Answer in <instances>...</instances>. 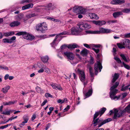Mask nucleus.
<instances>
[{
  "label": "nucleus",
  "mask_w": 130,
  "mask_h": 130,
  "mask_svg": "<svg viewBox=\"0 0 130 130\" xmlns=\"http://www.w3.org/2000/svg\"><path fill=\"white\" fill-rule=\"evenodd\" d=\"M99 25L101 26L105 24L106 22L104 21H99Z\"/></svg>",
  "instance_id": "obj_46"
},
{
  "label": "nucleus",
  "mask_w": 130,
  "mask_h": 130,
  "mask_svg": "<svg viewBox=\"0 0 130 130\" xmlns=\"http://www.w3.org/2000/svg\"><path fill=\"white\" fill-rule=\"evenodd\" d=\"M120 56L121 57L122 59L125 61L128 62L130 61L129 58L128 57H126L124 54H121L120 55Z\"/></svg>",
  "instance_id": "obj_22"
},
{
  "label": "nucleus",
  "mask_w": 130,
  "mask_h": 130,
  "mask_svg": "<svg viewBox=\"0 0 130 130\" xmlns=\"http://www.w3.org/2000/svg\"><path fill=\"white\" fill-rule=\"evenodd\" d=\"M73 11L79 13L85 14L86 12V10L81 7L75 6L73 8Z\"/></svg>",
  "instance_id": "obj_7"
},
{
  "label": "nucleus",
  "mask_w": 130,
  "mask_h": 130,
  "mask_svg": "<svg viewBox=\"0 0 130 130\" xmlns=\"http://www.w3.org/2000/svg\"><path fill=\"white\" fill-rule=\"evenodd\" d=\"M125 13H128L130 12V8L127 9L126 8H125L123 9L121 11Z\"/></svg>",
  "instance_id": "obj_35"
},
{
  "label": "nucleus",
  "mask_w": 130,
  "mask_h": 130,
  "mask_svg": "<svg viewBox=\"0 0 130 130\" xmlns=\"http://www.w3.org/2000/svg\"><path fill=\"white\" fill-rule=\"evenodd\" d=\"M36 116L35 115H33L31 117V120H33L36 118Z\"/></svg>",
  "instance_id": "obj_62"
},
{
  "label": "nucleus",
  "mask_w": 130,
  "mask_h": 130,
  "mask_svg": "<svg viewBox=\"0 0 130 130\" xmlns=\"http://www.w3.org/2000/svg\"><path fill=\"white\" fill-rule=\"evenodd\" d=\"M88 16L91 19H94L95 20H98L99 19V17L97 15L94 13H90L88 14Z\"/></svg>",
  "instance_id": "obj_17"
},
{
  "label": "nucleus",
  "mask_w": 130,
  "mask_h": 130,
  "mask_svg": "<svg viewBox=\"0 0 130 130\" xmlns=\"http://www.w3.org/2000/svg\"><path fill=\"white\" fill-rule=\"evenodd\" d=\"M9 77V75L8 74H7L5 75L4 77V79L5 80H7Z\"/></svg>",
  "instance_id": "obj_63"
},
{
  "label": "nucleus",
  "mask_w": 130,
  "mask_h": 130,
  "mask_svg": "<svg viewBox=\"0 0 130 130\" xmlns=\"http://www.w3.org/2000/svg\"><path fill=\"white\" fill-rule=\"evenodd\" d=\"M10 88V87L9 86L5 87L4 88H2L1 91L3 93L5 94L7 93L8 90Z\"/></svg>",
  "instance_id": "obj_20"
},
{
  "label": "nucleus",
  "mask_w": 130,
  "mask_h": 130,
  "mask_svg": "<svg viewBox=\"0 0 130 130\" xmlns=\"http://www.w3.org/2000/svg\"><path fill=\"white\" fill-rule=\"evenodd\" d=\"M88 53V51L85 48L81 52L80 54L83 56H87Z\"/></svg>",
  "instance_id": "obj_18"
},
{
  "label": "nucleus",
  "mask_w": 130,
  "mask_h": 130,
  "mask_svg": "<svg viewBox=\"0 0 130 130\" xmlns=\"http://www.w3.org/2000/svg\"><path fill=\"white\" fill-rule=\"evenodd\" d=\"M25 32L24 31H21L19 32L16 34V35H17L18 36H20L21 35H23H23L24 34V33H25Z\"/></svg>",
  "instance_id": "obj_49"
},
{
  "label": "nucleus",
  "mask_w": 130,
  "mask_h": 130,
  "mask_svg": "<svg viewBox=\"0 0 130 130\" xmlns=\"http://www.w3.org/2000/svg\"><path fill=\"white\" fill-rule=\"evenodd\" d=\"M16 39L15 36H13L11 37L10 39H9V41H10V43L13 42V41Z\"/></svg>",
  "instance_id": "obj_45"
},
{
  "label": "nucleus",
  "mask_w": 130,
  "mask_h": 130,
  "mask_svg": "<svg viewBox=\"0 0 130 130\" xmlns=\"http://www.w3.org/2000/svg\"><path fill=\"white\" fill-rule=\"evenodd\" d=\"M119 74L118 73H115L113 76V78L112 81V82L114 83L118 78L119 76Z\"/></svg>",
  "instance_id": "obj_26"
},
{
  "label": "nucleus",
  "mask_w": 130,
  "mask_h": 130,
  "mask_svg": "<svg viewBox=\"0 0 130 130\" xmlns=\"http://www.w3.org/2000/svg\"><path fill=\"white\" fill-rule=\"evenodd\" d=\"M87 67L89 69L90 74L92 77L93 76L94 73H93V70L91 65L89 64L87 65Z\"/></svg>",
  "instance_id": "obj_21"
},
{
  "label": "nucleus",
  "mask_w": 130,
  "mask_h": 130,
  "mask_svg": "<svg viewBox=\"0 0 130 130\" xmlns=\"http://www.w3.org/2000/svg\"><path fill=\"white\" fill-rule=\"evenodd\" d=\"M23 119L24 121H23L22 123L20 125V126L21 127H22L24 125V124L27 122L29 119L27 115H25L23 117Z\"/></svg>",
  "instance_id": "obj_16"
},
{
  "label": "nucleus",
  "mask_w": 130,
  "mask_h": 130,
  "mask_svg": "<svg viewBox=\"0 0 130 130\" xmlns=\"http://www.w3.org/2000/svg\"><path fill=\"white\" fill-rule=\"evenodd\" d=\"M47 100H45L41 104V106H43L47 102Z\"/></svg>",
  "instance_id": "obj_58"
},
{
  "label": "nucleus",
  "mask_w": 130,
  "mask_h": 130,
  "mask_svg": "<svg viewBox=\"0 0 130 130\" xmlns=\"http://www.w3.org/2000/svg\"><path fill=\"white\" fill-rule=\"evenodd\" d=\"M117 45L120 49L125 48V47L130 49V40L128 39L123 40L122 42L117 43Z\"/></svg>",
  "instance_id": "obj_4"
},
{
  "label": "nucleus",
  "mask_w": 130,
  "mask_h": 130,
  "mask_svg": "<svg viewBox=\"0 0 130 130\" xmlns=\"http://www.w3.org/2000/svg\"><path fill=\"white\" fill-rule=\"evenodd\" d=\"M100 114L99 112L98 111L96 112L95 113L94 115L93 120L95 119Z\"/></svg>",
  "instance_id": "obj_38"
},
{
  "label": "nucleus",
  "mask_w": 130,
  "mask_h": 130,
  "mask_svg": "<svg viewBox=\"0 0 130 130\" xmlns=\"http://www.w3.org/2000/svg\"><path fill=\"white\" fill-rule=\"evenodd\" d=\"M79 30L81 31L85 29H88L90 27V25L87 23H84L82 22H80L77 24Z\"/></svg>",
  "instance_id": "obj_6"
},
{
  "label": "nucleus",
  "mask_w": 130,
  "mask_h": 130,
  "mask_svg": "<svg viewBox=\"0 0 130 130\" xmlns=\"http://www.w3.org/2000/svg\"><path fill=\"white\" fill-rule=\"evenodd\" d=\"M58 38V36H56L55 39L53 41V42L51 44V46H53L56 44V41L57 39Z\"/></svg>",
  "instance_id": "obj_39"
},
{
  "label": "nucleus",
  "mask_w": 130,
  "mask_h": 130,
  "mask_svg": "<svg viewBox=\"0 0 130 130\" xmlns=\"http://www.w3.org/2000/svg\"><path fill=\"white\" fill-rule=\"evenodd\" d=\"M36 29L37 31H40L42 32L44 31V29L42 28V25L41 23H39L36 25Z\"/></svg>",
  "instance_id": "obj_24"
},
{
  "label": "nucleus",
  "mask_w": 130,
  "mask_h": 130,
  "mask_svg": "<svg viewBox=\"0 0 130 130\" xmlns=\"http://www.w3.org/2000/svg\"><path fill=\"white\" fill-rule=\"evenodd\" d=\"M126 112L130 113V104L123 110L119 111L117 109L114 108L110 111L109 114V115L111 116L113 114L114 115L113 117V118L116 119L118 118L121 117L122 116L124 113Z\"/></svg>",
  "instance_id": "obj_2"
},
{
  "label": "nucleus",
  "mask_w": 130,
  "mask_h": 130,
  "mask_svg": "<svg viewBox=\"0 0 130 130\" xmlns=\"http://www.w3.org/2000/svg\"><path fill=\"white\" fill-rule=\"evenodd\" d=\"M119 84V82H117L110 88V91L109 92L110 96L112 100H115L116 99L118 100L120 98L121 99H122L125 98L128 94L127 93L125 92L122 93L121 95H119L118 96H115L118 90L115 89L118 86Z\"/></svg>",
  "instance_id": "obj_1"
},
{
  "label": "nucleus",
  "mask_w": 130,
  "mask_h": 130,
  "mask_svg": "<svg viewBox=\"0 0 130 130\" xmlns=\"http://www.w3.org/2000/svg\"><path fill=\"white\" fill-rule=\"evenodd\" d=\"M42 26L44 28L43 30L44 31L47 29V26L45 23L43 22L41 23Z\"/></svg>",
  "instance_id": "obj_36"
},
{
  "label": "nucleus",
  "mask_w": 130,
  "mask_h": 130,
  "mask_svg": "<svg viewBox=\"0 0 130 130\" xmlns=\"http://www.w3.org/2000/svg\"><path fill=\"white\" fill-rule=\"evenodd\" d=\"M28 9H29V8L27 5L24 6L22 7V9L23 10H24Z\"/></svg>",
  "instance_id": "obj_55"
},
{
  "label": "nucleus",
  "mask_w": 130,
  "mask_h": 130,
  "mask_svg": "<svg viewBox=\"0 0 130 130\" xmlns=\"http://www.w3.org/2000/svg\"><path fill=\"white\" fill-rule=\"evenodd\" d=\"M50 85L53 88L56 90H61L62 89L61 87L59 85H57L55 84H50Z\"/></svg>",
  "instance_id": "obj_19"
},
{
  "label": "nucleus",
  "mask_w": 130,
  "mask_h": 130,
  "mask_svg": "<svg viewBox=\"0 0 130 130\" xmlns=\"http://www.w3.org/2000/svg\"><path fill=\"white\" fill-rule=\"evenodd\" d=\"M15 102L14 101H9L8 102H4L3 103V105H9L11 104H14Z\"/></svg>",
  "instance_id": "obj_33"
},
{
  "label": "nucleus",
  "mask_w": 130,
  "mask_h": 130,
  "mask_svg": "<svg viewBox=\"0 0 130 130\" xmlns=\"http://www.w3.org/2000/svg\"><path fill=\"white\" fill-rule=\"evenodd\" d=\"M37 15V14H36L35 13L32 14H30L27 15L26 16V17L28 19H29L32 17L36 16Z\"/></svg>",
  "instance_id": "obj_32"
},
{
  "label": "nucleus",
  "mask_w": 130,
  "mask_h": 130,
  "mask_svg": "<svg viewBox=\"0 0 130 130\" xmlns=\"http://www.w3.org/2000/svg\"><path fill=\"white\" fill-rule=\"evenodd\" d=\"M124 37L125 38H128L130 37V33L126 34L125 35Z\"/></svg>",
  "instance_id": "obj_59"
},
{
  "label": "nucleus",
  "mask_w": 130,
  "mask_h": 130,
  "mask_svg": "<svg viewBox=\"0 0 130 130\" xmlns=\"http://www.w3.org/2000/svg\"><path fill=\"white\" fill-rule=\"evenodd\" d=\"M49 58L48 56H45L41 57L42 61L44 63H47L49 60Z\"/></svg>",
  "instance_id": "obj_23"
},
{
  "label": "nucleus",
  "mask_w": 130,
  "mask_h": 130,
  "mask_svg": "<svg viewBox=\"0 0 130 130\" xmlns=\"http://www.w3.org/2000/svg\"><path fill=\"white\" fill-rule=\"evenodd\" d=\"M112 32V31L109 29L101 27L99 28V30H89L87 31V32L91 34H99L101 33H109L111 32Z\"/></svg>",
  "instance_id": "obj_5"
},
{
  "label": "nucleus",
  "mask_w": 130,
  "mask_h": 130,
  "mask_svg": "<svg viewBox=\"0 0 130 130\" xmlns=\"http://www.w3.org/2000/svg\"><path fill=\"white\" fill-rule=\"evenodd\" d=\"M114 59L118 63H122L121 61L119 58L116 57H114Z\"/></svg>",
  "instance_id": "obj_40"
},
{
  "label": "nucleus",
  "mask_w": 130,
  "mask_h": 130,
  "mask_svg": "<svg viewBox=\"0 0 130 130\" xmlns=\"http://www.w3.org/2000/svg\"><path fill=\"white\" fill-rule=\"evenodd\" d=\"M25 32L23 35V38L24 39L29 40H32L34 39L35 37L27 33L26 32Z\"/></svg>",
  "instance_id": "obj_12"
},
{
  "label": "nucleus",
  "mask_w": 130,
  "mask_h": 130,
  "mask_svg": "<svg viewBox=\"0 0 130 130\" xmlns=\"http://www.w3.org/2000/svg\"><path fill=\"white\" fill-rule=\"evenodd\" d=\"M45 72L48 74L51 73V72L50 70L47 68H44Z\"/></svg>",
  "instance_id": "obj_48"
},
{
  "label": "nucleus",
  "mask_w": 130,
  "mask_h": 130,
  "mask_svg": "<svg viewBox=\"0 0 130 130\" xmlns=\"http://www.w3.org/2000/svg\"><path fill=\"white\" fill-rule=\"evenodd\" d=\"M45 96L46 98H48V97L52 98L53 97L52 95L48 93H46L45 94Z\"/></svg>",
  "instance_id": "obj_50"
},
{
  "label": "nucleus",
  "mask_w": 130,
  "mask_h": 130,
  "mask_svg": "<svg viewBox=\"0 0 130 130\" xmlns=\"http://www.w3.org/2000/svg\"><path fill=\"white\" fill-rule=\"evenodd\" d=\"M70 106H69L68 105L67 107L64 110V112L65 111H67L68 110L70 109Z\"/></svg>",
  "instance_id": "obj_60"
},
{
  "label": "nucleus",
  "mask_w": 130,
  "mask_h": 130,
  "mask_svg": "<svg viewBox=\"0 0 130 130\" xmlns=\"http://www.w3.org/2000/svg\"><path fill=\"white\" fill-rule=\"evenodd\" d=\"M112 120V119L110 118L107 119L105 120H103L101 118H98L93 121V124L94 126H96L97 125H99V127H101L104 124L108 123Z\"/></svg>",
  "instance_id": "obj_3"
},
{
  "label": "nucleus",
  "mask_w": 130,
  "mask_h": 130,
  "mask_svg": "<svg viewBox=\"0 0 130 130\" xmlns=\"http://www.w3.org/2000/svg\"><path fill=\"white\" fill-rule=\"evenodd\" d=\"M123 14V13L121 11H118L114 12L112 14L114 18H116L119 15Z\"/></svg>",
  "instance_id": "obj_25"
},
{
  "label": "nucleus",
  "mask_w": 130,
  "mask_h": 130,
  "mask_svg": "<svg viewBox=\"0 0 130 130\" xmlns=\"http://www.w3.org/2000/svg\"><path fill=\"white\" fill-rule=\"evenodd\" d=\"M102 68V67L101 63L100 61H97V63L95 64L94 65V70L95 71V74L96 75L97 74L98 70L99 72H100Z\"/></svg>",
  "instance_id": "obj_9"
},
{
  "label": "nucleus",
  "mask_w": 130,
  "mask_h": 130,
  "mask_svg": "<svg viewBox=\"0 0 130 130\" xmlns=\"http://www.w3.org/2000/svg\"><path fill=\"white\" fill-rule=\"evenodd\" d=\"M14 34V32L13 31H10L9 32L4 33V35L5 36L8 37L13 35Z\"/></svg>",
  "instance_id": "obj_31"
},
{
  "label": "nucleus",
  "mask_w": 130,
  "mask_h": 130,
  "mask_svg": "<svg viewBox=\"0 0 130 130\" xmlns=\"http://www.w3.org/2000/svg\"><path fill=\"white\" fill-rule=\"evenodd\" d=\"M0 68L2 69L5 70H8V68L6 66H0Z\"/></svg>",
  "instance_id": "obj_54"
},
{
  "label": "nucleus",
  "mask_w": 130,
  "mask_h": 130,
  "mask_svg": "<svg viewBox=\"0 0 130 130\" xmlns=\"http://www.w3.org/2000/svg\"><path fill=\"white\" fill-rule=\"evenodd\" d=\"M66 47H67L70 50H72L74 49L75 48L79 47L78 45L76 43H74L73 44H69L68 45L66 44H64L62 45L61 48L62 49H63L65 48H66Z\"/></svg>",
  "instance_id": "obj_8"
},
{
  "label": "nucleus",
  "mask_w": 130,
  "mask_h": 130,
  "mask_svg": "<svg viewBox=\"0 0 130 130\" xmlns=\"http://www.w3.org/2000/svg\"><path fill=\"white\" fill-rule=\"evenodd\" d=\"M99 21H94L93 22L96 25H99Z\"/></svg>",
  "instance_id": "obj_64"
},
{
  "label": "nucleus",
  "mask_w": 130,
  "mask_h": 130,
  "mask_svg": "<svg viewBox=\"0 0 130 130\" xmlns=\"http://www.w3.org/2000/svg\"><path fill=\"white\" fill-rule=\"evenodd\" d=\"M71 34L73 35H77L80 31V30L77 27H73L71 29Z\"/></svg>",
  "instance_id": "obj_13"
},
{
  "label": "nucleus",
  "mask_w": 130,
  "mask_h": 130,
  "mask_svg": "<svg viewBox=\"0 0 130 130\" xmlns=\"http://www.w3.org/2000/svg\"><path fill=\"white\" fill-rule=\"evenodd\" d=\"M92 49L96 53H98L100 51L99 49H95V48H92Z\"/></svg>",
  "instance_id": "obj_53"
},
{
  "label": "nucleus",
  "mask_w": 130,
  "mask_h": 130,
  "mask_svg": "<svg viewBox=\"0 0 130 130\" xmlns=\"http://www.w3.org/2000/svg\"><path fill=\"white\" fill-rule=\"evenodd\" d=\"M93 47H95L96 48H99L101 46V45L100 44H98L96 45L93 44Z\"/></svg>",
  "instance_id": "obj_56"
},
{
  "label": "nucleus",
  "mask_w": 130,
  "mask_h": 130,
  "mask_svg": "<svg viewBox=\"0 0 130 130\" xmlns=\"http://www.w3.org/2000/svg\"><path fill=\"white\" fill-rule=\"evenodd\" d=\"M36 90L37 92L38 93H39L41 94L44 93V91L41 88L38 86H37L36 87Z\"/></svg>",
  "instance_id": "obj_30"
},
{
  "label": "nucleus",
  "mask_w": 130,
  "mask_h": 130,
  "mask_svg": "<svg viewBox=\"0 0 130 130\" xmlns=\"http://www.w3.org/2000/svg\"><path fill=\"white\" fill-rule=\"evenodd\" d=\"M84 45L86 47L88 48H90V45H88V44H84Z\"/></svg>",
  "instance_id": "obj_57"
},
{
  "label": "nucleus",
  "mask_w": 130,
  "mask_h": 130,
  "mask_svg": "<svg viewBox=\"0 0 130 130\" xmlns=\"http://www.w3.org/2000/svg\"><path fill=\"white\" fill-rule=\"evenodd\" d=\"M77 71L79 74V77L80 80L82 82H84L86 79L84 71L79 69H77Z\"/></svg>",
  "instance_id": "obj_10"
},
{
  "label": "nucleus",
  "mask_w": 130,
  "mask_h": 130,
  "mask_svg": "<svg viewBox=\"0 0 130 130\" xmlns=\"http://www.w3.org/2000/svg\"><path fill=\"white\" fill-rule=\"evenodd\" d=\"M11 125V124H7L6 125L0 126V129H4L5 128L7 127L8 126H10Z\"/></svg>",
  "instance_id": "obj_47"
},
{
  "label": "nucleus",
  "mask_w": 130,
  "mask_h": 130,
  "mask_svg": "<svg viewBox=\"0 0 130 130\" xmlns=\"http://www.w3.org/2000/svg\"><path fill=\"white\" fill-rule=\"evenodd\" d=\"M28 8H32L33 7V5L32 4H27Z\"/></svg>",
  "instance_id": "obj_61"
},
{
  "label": "nucleus",
  "mask_w": 130,
  "mask_h": 130,
  "mask_svg": "<svg viewBox=\"0 0 130 130\" xmlns=\"http://www.w3.org/2000/svg\"><path fill=\"white\" fill-rule=\"evenodd\" d=\"M55 7L51 3L48 4L46 7V9L47 10L53 9Z\"/></svg>",
  "instance_id": "obj_28"
},
{
  "label": "nucleus",
  "mask_w": 130,
  "mask_h": 130,
  "mask_svg": "<svg viewBox=\"0 0 130 130\" xmlns=\"http://www.w3.org/2000/svg\"><path fill=\"white\" fill-rule=\"evenodd\" d=\"M3 42L4 43H10V41H9V39H4L2 40Z\"/></svg>",
  "instance_id": "obj_42"
},
{
  "label": "nucleus",
  "mask_w": 130,
  "mask_h": 130,
  "mask_svg": "<svg viewBox=\"0 0 130 130\" xmlns=\"http://www.w3.org/2000/svg\"><path fill=\"white\" fill-rule=\"evenodd\" d=\"M106 110V108L105 107H103L101 109L100 111H98L100 112V116H101L104 113Z\"/></svg>",
  "instance_id": "obj_34"
},
{
  "label": "nucleus",
  "mask_w": 130,
  "mask_h": 130,
  "mask_svg": "<svg viewBox=\"0 0 130 130\" xmlns=\"http://www.w3.org/2000/svg\"><path fill=\"white\" fill-rule=\"evenodd\" d=\"M122 64L125 68L127 69H129L130 68V67L127 64H125L123 62H122Z\"/></svg>",
  "instance_id": "obj_44"
},
{
  "label": "nucleus",
  "mask_w": 130,
  "mask_h": 130,
  "mask_svg": "<svg viewBox=\"0 0 130 130\" xmlns=\"http://www.w3.org/2000/svg\"><path fill=\"white\" fill-rule=\"evenodd\" d=\"M23 18V15L21 14H19L18 15L17 19L18 20H20Z\"/></svg>",
  "instance_id": "obj_37"
},
{
  "label": "nucleus",
  "mask_w": 130,
  "mask_h": 130,
  "mask_svg": "<svg viewBox=\"0 0 130 130\" xmlns=\"http://www.w3.org/2000/svg\"><path fill=\"white\" fill-rule=\"evenodd\" d=\"M63 54L64 56H66L68 59L73 60L74 58V55L73 53L70 52H66L64 53Z\"/></svg>",
  "instance_id": "obj_11"
},
{
  "label": "nucleus",
  "mask_w": 130,
  "mask_h": 130,
  "mask_svg": "<svg viewBox=\"0 0 130 130\" xmlns=\"http://www.w3.org/2000/svg\"><path fill=\"white\" fill-rule=\"evenodd\" d=\"M92 88L89 90L88 92L86 93L85 95L86 96V98L89 97L92 94Z\"/></svg>",
  "instance_id": "obj_27"
},
{
  "label": "nucleus",
  "mask_w": 130,
  "mask_h": 130,
  "mask_svg": "<svg viewBox=\"0 0 130 130\" xmlns=\"http://www.w3.org/2000/svg\"><path fill=\"white\" fill-rule=\"evenodd\" d=\"M70 34L68 32H67L66 31H64L63 32L61 33H60V34H59V35H69Z\"/></svg>",
  "instance_id": "obj_43"
},
{
  "label": "nucleus",
  "mask_w": 130,
  "mask_h": 130,
  "mask_svg": "<svg viewBox=\"0 0 130 130\" xmlns=\"http://www.w3.org/2000/svg\"><path fill=\"white\" fill-rule=\"evenodd\" d=\"M130 86V85H129L124 87H123V86H122L121 90L122 91H125V90L128 89V87Z\"/></svg>",
  "instance_id": "obj_41"
},
{
  "label": "nucleus",
  "mask_w": 130,
  "mask_h": 130,
  "mask_svg": "<svg viewBox=\"0 0 130 130\" xmlns=\"http://www.w3.org/2000/svg\"><path fill=\"white\" fill-rule=\"evenodd\" d=\"M43 66L42 67V66H41V69H40L38 71V73H42L44 72V69L43 68Z\"/></svg>",
  "instance_id": "obj_51"
},
{
  "label": "nucleus",
  "mask_w": 130,
  "mask_h": 130,
  "mask_svg": "<svg viewBox=\"0 0 130 130\" xmlns=\"http://www.w3.org/2000/svg\"><path fill=\"white\" fill-rule=\"evenodd\" d=\"M124 3V0H113L111 2V3L112 4H120Z\"/></svg>",
  "instance_id": "obj_14"
},
{
  "label": "nucleus",
  "mask_w": 130,
  "mask_h": 130,
  "mask_svg": "<svg viewBox=\"0 0 130 130\" xmlns=\"http://www.w3.org/2000/svg\"><path fill=\"white\" fill-rule=\"evenodd\" d=\"M32 0H23L22 1V3H29L32 2Z\"/></svg>",
  "instance_id": "obj_52"
},
{
  "label": "nucleus",
  "mask_w": 130,
  "mask_h": 130,
  "mask_svg": "<svg viewBox=\"0 0 130 130\" xmlns=\"http://www.w3.org/2000/svg\"><path fill=\"white\" fill-rule=\"evenodd\" d=\"M14 110H13L8 111L6 110L3 111V112L1 113L4 114L5 115H9L10 113L12 112Z\"/></svg>",
  "instance_id": "obj_29"
},
{
  "label": "nucleus",
  "mask_w": 130,
  "mask_h": 130,
  "mask_svg": "<svg viewBox=\"0 0 130 130\" xmlns=\"http://www.w3.org/2000/svg\"><path fill=\"white\" fill-rule=\"evenodd\" d=\"M21 23L18 21H14L10 23L9 24L10 26L11 27H13L15 26H17L20 25Z\"/></svg>",
  "instance_id": "obj_15"
}]
</instances>
